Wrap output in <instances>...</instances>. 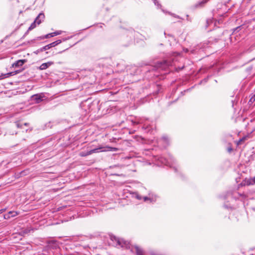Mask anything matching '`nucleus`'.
Segmentation results:
<instances>
[{
	"label": "nucleus",
	"instance_id": "21",
	"mask_svg": "<svg viewBox=\"0 0 255 255\" xmlns=\"http://www.w3.org/2000/svg\"><path fill=\"white\" fill-rule=\"evenodd\" d=\"M52 37H53V36H52V33H49V34L45 35L43 37H40V39L49 38Z\"/></svg>",
	"mask_w": 255,
	"mask_h": 255
},
{
	"label": "nucleus",
	"instance_id": "8",
	"mask_svg": "<svg viewBox=\"0 0 255 255\" xmlns=\"http://www.w3.org/2000/svg\"><path fill=\"white\" fill-rule=\"evenodd\" d=\"M44 18V14L43 13H40L37 16L34 21L36 22L37 24L39 25L40 23H41L42 20H43Z\"/></svg>",
	"mask_w": 255,
	"mask_h": 255
},
{
	"label": "nucleus",
	"instance_id": "26",
	"mask_svg": "<svg viewBox=\"0 0 255 255\" xmlns=\"http://www.w3.org/2000/svg\"><path fill=\"white\" fill-rule=\"evenodd\" d=\"M69 39V38H63V41H65V40H66L67 39Z\"/></svg>",
	"mask_w": 255,
	"mask_h": 255
},
{
	"label": "nucleus",
	"instance_id": "9",
	"mask_svg": "<svg viewBox=\"0 0 255 255\" xmlns=\"http://www.w3.org/2000/svg\"><path fill=\"white\" fill-rule=\"evenodd\" d=\"M26 62V60L25 59L23 60H19L16 61L15 63H14L12 66L13 67H18L19 66H21L24 63H25Z\"/></svg>",
	"mask_w": 255,
	"mask_h": 255
},
{
	"label": "nucleus",
	"instance_id": "19",
	"mask_svg": "<svg viewBox=\"0 0 255 255\" xmlns=\"http://www.w3.org/2000/svg\"><path fill=\"white\" fill-rule=\"evenodd\" d=\"M255 101V95H253L250 99L249 101V104L252 105Z\"/></svg>",
	"mask_w": 255,
	"mask_h": 255
},
{
	"label": "nucleus",
	"instance_id": "10",
	"mask_svg": "<svg viewBox=\"0 0 255 255\" xmlns=\"http://www.w3.org/2000/svg\"><path fill=\"white\" fill-rule=\"evenodd\" d=\"M143 199L144 201L149 200L151 202H155L156 201V196L149 194V197H144Z\"/></svg>",
	"mask_w": 255,
	"mask_h": 255
},
{
	"label": "nucleus",
	"instance_id": "4",
	"mask_svg": "<svg viewBox=\"0 0 255 255\" xmlns=\"http://www.w3.org/2000/svg\"><path fill=\"white\" fill-rule=\"evenodd\" d=\"M172 65V62L168 60H163L157 63V67L163 69H165L167 67Z\"/></svg>",
	"mask_w": 255,
	"mask_h": 255
},
{
	"label": "nucleus",
	"instance_id": "5",
	"mask_svg": "<svg viewBox=\"0 0 255 255\" xmlns=\"http://www.w3.org/2000/svg\"><path fill=\"white\" fill-rule=\"evenodd\" d=\"M222 22L223 21L221 19H220L218 21L211 19H209L207 20V26H211L212 25H214V26H218V25Z\"/></svg>",
	"mask_w": 255,
	"mask_h": 255
},
{
	"label": "nucleus",
	"instance_id": "28",
	"mask_svg": "<svg viewBox=\"0 0 255 255\" xmlns=\"http://www.w3.org/2000/svg\"><path fill=\"white\" fill-rule=\"evenodd\" d=\"M163 139H164L165 140L167 139V138L166 137H163Z\"/></svg>",
	"mask_w": 255,
	"mask_h": 255
},
{
	"label": "nucleus",
	"instance_id": "25",
	"mask_svg": "<svg viewBox=\"0 0 255 255\" xmlns=\"http://www.w3.org/2000/svg\"><path fill=\"white\" fill-rule=\"evenodd\" d=\"M136 198L138 199H141V197H140L139 195H137Z\"/></svg>",
	"mask_w": 255,
	"mask_h": 255
},
{
	"label": "nucleus",
	"instance_id": "1",
	"mask_svg": "<svg viewBox=\"0 0 255 255\" xmlns=\"http://www.w3.org/2000/svg\"><path fill=\"white\" fill-rule=\"evenodd\" d=\"M110 239L113 244L118 248L128 249L129 248V243L123 239L116 237L115 236H110Z\"/></svg>",
	"mask_w": 255,
	"mask_h": 255
},
{
	"label": "nucleus",
	"instance_id": "7",
	"mask_svg": "<svg viewBox=\"0 0 255 255\" xmlns=\"http://www.w3.org/2000/svg\"><path fill=\"white\" fill-rule=\"evenodd\" d=\"M53 62L50 61L47 63L42 64L39 67V69L41 70H45L48 68L49 67L53 64Z\"/></svg>",
	"mask_w": 255,
	"mask_h": 255
},
{
	"label": "nucleus",
	"instance_id": "24",
	"mask_svg": "<svg viewBox=\"0 0 255 255\" xmlns=\"http://www.w3.org/2000/svg\"><path fill=\"white\" fill-rule=\"evenodd\" d=\"M6 211V209L4 208V209H2L1 210H0V214L3 213L4 212H5Z\"/></svg>",
	"mask_w": 255,
	"mask_h": 255
},
{
	"label": "nucleus",
	"instance_id": "29",
	"mask_svg": "<svg viewBox=\"0 0 255 255\" xmlns=\"http://www.w3.org/2000/svg\"><path fill=\"white\" fill-rule=\"evenodd\" d=\"M243 139H241L240 140V141H239V142H241V141H243Z\"/></svg>",
	"mask_w": 255,
	"mask_h": 255
},
{
	"label": "nucleus",
	"instance_id": "23",
	"mask_svg": "<svg viewBox=\"0 0 255 255\" xmlns=\"http://www.w3.org/2000/svg\"><path fill=\"white\" fill-rule=\"evenodd\" d=\"M154 2L155 5H157L158 7H161V5L158 3L157 0H152Z\"/></svg>",
	"mask_w": 255,
	"mask_h": 255
},
{
	"label": "nucleus",
	"instance_id": "18",
	"mask_svg": "<svg viewBox=\"0 0 255 255\" xmlns=\"http://www.w3.org/2000/svg\"><path fill=\"white\" fill-rule=\"evenodd\" d=\"M36 22L34 21V22L32 23L30 26L29 27L28 30H31L32 29H34L36 27Z\"/></svg>",
	"mask_w": 255,
	"mask_h": 255
},
{
	"label": "nucleus",
	"instance_id": "17",
	"mask_svg": "<svg viewBox=\"0 0 255 255\" xmlns=\"http://www.w3.org/2000/svg\"><path fill=\"white\" fill-rule=\"evenodd\" d=\"M208 1V0H203V1L199 2L198 3L196 4V7H201L202 6L204 3H205L206 2H207V1Z\"/></svg>",
	"mask_w": 255,
	"mask_h": 255
},
{
	"label": "nucleus",
	"instance_id": "3",
	"mask_svg": "<svg viewBox=\"0 0 255 255\" xmlns=\"http://www.w3.org/2000/svg\"><path fill=\"white\" fill-rule=\"evenodd\" d=\"M159 160L162 164L170 167L173 166L175 163V160L171 155H169L168 158L160 157Z\"/></svg>",
	"mask_w": 255,
	"mask_h": 255
},
{
	"label": "nucleus",
	"instance_id": "27",
	"mask_svg": "<svg viewBox=\"0 0 255 255\" xmlns=\"http://www.w3.org/2000/svg\"><path fill=\"white\" fill-rule=\"evenodd\" d=\"M143 128H145L146 129H148V128L147 127H145V125H143Z\"/></svg>",
	"mask_w": 255,
	"mask_h": 255
},
{
	"label": "nucleus",
	"instance_id": "16",
	"mask_svg": "<svg viewBox=\"0 0 255 255\" xmlns=\"http://www.w3.org/2000/svg\"><path fill=\"white\" fill-rule=\"evenodd\" d=\"M9 215H10L11 218L14 217L18 215V213L16 211H9Z\"/></svg>",
	"mask_w": 255,
	"mask_h": 255
},
{
	"label": "nucleus",
	"instance_id": "13",
	"mask_svg": "<svg viewBox=\"0 0 255 255\" xmlns=\"http://www.w3.org/2000/svg\"><path fill=\"white\" fill-rule=\"evenodd\" d=\"M255 184V177L254 178L249 179L247 181V184L248 185H254Z\"/></svg>",
	"mask_w": 255,
	"mask_h": 255
},
{
	"label": "nucleus",
	"instance_id": "14",
	"mask_svg": "<svg viewBox=\"0 0 255 255\" xmlns=\"http://www.w3.org/2000/svg\"><path fill=\"white\" fill-rule=\"evenodd\" d=\"M13 73H14V72H9L5 74L2 75L0 76V80L3 79V78L6 77H8L9 76L13 75L14 74Z\"/></svg>",
	"mask_w": 255,
	"mask_h": 255
},
{
	"label": "nucleus",
	"instance_id": "15",
	"mask_svg": "<svg viewBox=\"0 0 255 255\" xmlns=\"http://www.w3.org/2000/svg\"><path fill=\"white\" fill-rule=\"evenodd\" d=\"M79 155H80V156H81L82 157H85V156L91 155V154L90 153V151H86V152H85V151H82V152H81L79 153Z\"/></svg>",
	"mask_w": 255,
	"mask_h": 255
},
{
	"label": "nucleus",
	"instance_id": "20",
	"mask_svg": "<svg viewBox=\"0 0 255 255\" xmlns=\"http://www.w3.org/2000/svg\"><path fill=\"white\" fill-rule=\"evenodd\" d=\"M62 32H63V31L61 30H58L55 32H52V36H53V37H54L55 36L61 34Z\"/></svg>",
	"mask_w": 255,
	"mask_h": 255
},
{
	"label": "nucleus",
	"instance_id": "2",
	"mask_svg": "<svg viewBox=\"0 0 255 255\" xmlns=\"http://www.w3.org/2000/svg\"><path fill=\"white\" fill-rule=\"evenodd\" d=\"M118 148L116 147H113L107 146L106 147H104L102 145L99 146L98 147L89 150L90 154H92L94 153H98L100 151H117Z\"/></svg>",
	"mask_w": 255,
	"mask_h": 255
},
{
	"label": "nucleus",
	"instance_id": "6",
	"mask_svg": "<svg viewBox=\"0 0 255 255\" xmlns=\"http://www.w3.org/2000/svg\"><path fill=\"white\" fill-rule=\"evenodd\" d=\"M44 97V95L43 94H39L34 95L32 96V98L34 100L36 101L37 103H39L41 101H42Z\"/></svg>",
	"mask_w": 255,
	"mask_h": 255
},
{
	"label": "nucleus",
	"instance_id": "12",
	"mask_svg": "<svg viewBox=\"0 0 255 255\" xmlns=\"http://www.w3.org/2000/svg\"><path fill=\"white\" fill-rule=\"evenodd\" d=\"M48 49H48V47L47 46V45H45V46H43V47L40 48V49H37V50L34 51V53L36 54H38V53H39L41 52H43L44 51H46Z\"/></svg>",
	"mask_w": 255,
	"mask_h": 255
},
{
	"label": "nucleus",
	"instance_id": "30",
	"mask_svg": "<svg viewBox=\"0 0 255 255\" xmlns=\"http://www.w3.org/2000/svg\"><path fill=\"white\" fill-rule=\"evenodd\" d=\"M27 125V123H24V125H25V126H26Z\"/></svg>",
	"mask_w": 255,
	"mask_h": 255
},
{
	"label": "nucleus",
	"instance_id": "22",
	"mask_svg": "<svg viewBox=\"0 0 255 255\" xmlns=\"http://www.w3.org/2000/svg\"><path fill=\"white\" fill-rule=\"evenodd\" d=\"M10 218H11V217H10V215H9V212L8 213V214H4V215H3V218H4V219H10Z\"/></svg>",
	"mask_w": 255,
	"mask_h": 255
},
{
	"label": "nucleus",
	"instance_id": "11",
	"mask_svg": "<svg viewBox=\"0 0 255 255\" xmlns=\"http://www.w3.org/2000/svg\"><path fill=\"white\" fill-rule=\"evenodd\" d=\"M61 42H62V40L59 39V40H57L54 42H53L47 45L48 47V49H49L50 48L54 47V46L57 45L58 44L61 43Z\"/></svg>",
	"mask_w": 255,
	"mask_h": 255
}]
</instances>
